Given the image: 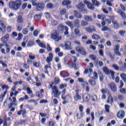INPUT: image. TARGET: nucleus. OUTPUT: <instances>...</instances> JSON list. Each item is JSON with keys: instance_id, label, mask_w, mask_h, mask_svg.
Listing matches in <instances>:
<instances>
[{"instance_id": "42", "label": "nucleus", "mask_w": 126, "mask_h": 126, "mask_svg": "<svg viewBox=\"0 0 126 126\" xmlns=\"http://www.w3.org/2000/svg\"><path fill=\"white\" fill-rule=\"evenodd\" d=\"M105 111L107 113H110V105H105Z\"/></svg>"}, {"instance_id": "3", "label": "nucleus", "mask_w": 126, "mask_h": 126, "mask_svg": "<svg viewBox=\"0 0 126 126\" xmlns=\"http://www.w3.org/2000/svg\"><path fill=\"white\" fill-rule=\"evenodd\" d=\"M51 38L53 40H55L56 42H59V41L62 40V37L59 36V33L57 32H54L51 34Z\"/></svg>"}, {"instance_id": "4", "label": "nucleus", "mask_w": 126, "mask_h": 126, "mask_svg": "<svg viewBox=\"0 0 126 126\" xmlns=\"http://www.w3.org/2000/svg\"><path fill=\"white\" fill-rule=\"evenodd\" d=\"M61 48L64 49L65 50H71V42L70 41H65L64 45L61 44Z\"/></svg>"}, {"instance_id": "2", "label": "nucleus", "mask_w": 126, "mask_h": 126, "mask_svg": "<svg viewBox=\"0 0 126 126\" xmlns=\"http://www.w3.org/2000/svg\"><path fill=\"white\" fill-rule=\"evenodd\" d=\"M85 6H84L83 2H80L78 5H76V7L77 8V9H79V11L82 12V13L84 14L85 13H87V10L84 8Z\"/></svg>"}, {"instance_id": "25", "label": "nucleus", "mask_w": 126, "mask_h": 126, "mask_svg": "<svg viewBox=\"0 0 126 126\" xmlns=\"http://www.w3.org/2000/svg\"><path fill=\"white\" fill-rule=\"evenodd\" d=\"M28 41V37H25V38L24 39L23 42L22 43V46L25 47L26 46V43Z\"/></svg>"}, {"instance_id": "44", "label": "nucleus", "mask_w": 126, "mask_h": 126, "mask_svg": "<svg viewBox=\"0 0 126 126\" xmlns=\"http://www.w3.org/2000/svg\"><path fill=\"white\" fill-rule=\"evenodd\" d=\"M58 30L59 31H63V30H64V27L63 25H60L58 26Z\"/></svg>"}, {"instance_id": "45", "label": "nucleus", "mask_w": 126, "mask_h": 126, "mask_svg": "<svg viewBox=\"0 0 126 126\" xmlns=\"http://www.w3.org/2000/svg\"><path fill=\"white\" fill-rule=\"evenodd\" d=\"M67 86V85H66V84H61L60 85L59 88H60L61 89H64V88H66Z\"/></svg>"}, {"instance_id": "18", "label": "nucleus", "mask_w": 126, "mask_h": 126, "mask_svg": "<svg viewBox=\"0 0 126 126\" xmlns=\"http://www.w3.org/2000/svg\"><path fill=\"white\" fill-rule=\"evenodd\" d=\"M114 102V98L112 96L111 93H108V97L107 99V103H113Z\"/></svg>"}, {"instance_id": "1", "label": "nucleus", "mask_w": 126, "mask_h": 126, "mask_svg": "<svg viewBox=\"0 0 126 126\" xmlns=\"http://www.w3.org/2000/svg\"><path fill=\"white\" fill-rule=\"evenodd\" d=\"M21 0H17L16 1H10L9 3V6L12 10H17L19 9L22 4Z\"/></svg>"}, {"instance_id": "49", "label": "nucleus", "mask_w": 126, "mask_h": 126, "mask_svg": "<svg viewBox=\"0 0 126 126\" xmlns=\"http://www.w3.org/2000/svg\"><path fill=\"white\" fill-rule=\"evenodd\" d=\"M0 64H2L3 67H7V64L3 62V61H0Z\"/></svg>"}, {"instance_id": "60", "label": "nucleus", "mask_w": 126, "mask_h": 126, "mask_svg": "<svg viewBox=\"0 0 126 126\" xmlns=\"http://www.w3.org/2000/svg\"><path fill=\"white\" fill-rule=\"evenodd\" d=\"M39 46L43 49H46V45L42 42L39 43Z\"/></svg>"}, {"instance_id": "6", "label": "nucleus", "mask_w": 126, "mask_h": 126, "mask_svg": "<svg viewBox=\"0 0 126 126\" xmlns=\"http://www.w3.org/2000/svg\"><path fill=\"white\" fill-rule=\"evenodd\" d=\"M76 51L79 54H81V55H86V52H85L84 48L81 46L77 47L76 48Z\"/></svg>"}, {"instance_id": "9", "label": "nucleus", "mask_w": 126, "mask_h": 126, "mask_svg": "<svg viewBox=\"0 0 126 126\" xmlns=\"http://www.w3.org/2000/svg\"><path fill=\"white\" fill-rule=\"evenodd\" d=\"M90 99V95L88 94H84L83 95V101L81 102V103H83L84 102H88Z\"/></svg>"}, {"instance_id": "52", "label": "nucleus", "mask_w": 126, "mask_h": 126, "mask_svg": "<svg viewBox=\"0 0 126 126\" xmlns=\"http://www.w3.org/2000/svg\"><path fill=\"white\" fill-rule=\"evenodd\" d=\"M48 52H52V49L51 48V46L49 44V43L47 44V48H46Z\"/></svg>"}, {"instance_id": "36", "label": "nucleus", "mask_w": 126, "mask_h": 126, "mask_svg": "<svg viewBox=\"0 0 126 126\" xmlns=\"http://www.w3.org/2000/svg\"><path fill=\"white\" fill-rule=\"evenodd\" d=\"M121 78L125 81V82H126V74L125 73H122L120 75Z\"/></svg>"}, {"instance_id": "11", "label": "nucleus", "mask_w": 126, "mask_h": 126, "mask_svg": "<svg viewBox=\"0 0 126 126\" xmlns=\"http://www.w3.org/2000/svg\"><path fill=\"white\" fill-rule=\"evenodd\" d=\"M117 116L118 119H124L125 117V111L123 110L119 111L118 112Z\"/></svg>"}, {"instance_id": "15", "label": "nucleus", "mask_w": 126, "mask_h": 126, "mask_svg": "<svg viewBox=\"0 0 126 126\" xmlns=\"http://www.w3.org/2000/svg\"><path fill=\"white\" fill-rule=\"evenodd\" d=\"M74 17H76V18H78L79 19L82 18V15L78 12V11H74Z\"/></svg>"}, {"instance_id": "33", "label": "nucleus", "mask_w": 126, "mask_h": 126, "mask_svg": "<svg viewBox=\"0 0 126 126\" xmlns=\"http://www.w3.org/2000/svg\"><path fill=\"white\" fill-rule=\"evenodd\" d=\"M88 25V22L87 21H85L84 20H82L81 22V26L84 27V26H87Z\"/></svg>"}, {"instance_id": "59", "label": "nucleus", "mask_w": 126, "mask_h": 126, "mask_svg": "<svg viewBox=\"0 0 126 126\" xmlns=\"http://www.w3.org/2000/svg\"><path fill=\"white\" fill-rule=\"evenodd\" d=\"M36 0H32V5L34 6H37L38 5V4L36 2Z\"/></svg>"}, {"instance_id": "31", "label": "nucleus", "mask_w": 126, "mask_h": 126, "mask_svg": "<svg viewBox=\"0 0 126 126\" xmlns=\"http://www.w3.org/2000/svg\"><path fill=\"white\" fill-rule=\"evenodd\" d=\"M98 19H101V20H104L106 19V17L104 15H97Z\"/></svg>"}, {"instance_id": "16", "label": "nucleus", "mask_w": 126, "mask_h": 126, "mask_svg": "<svg viewBox=\"0 0 126 126\" xmlns=\"http://www.w3.org/2000/svg\"><path fill=\"white\" fill-rule=\"evenodd\" d=\"M84 19H85L87 22H92V21H93L91 16L85 15L84 16Z\"/></svg>"}, {"instance_id": "39", "label": "nucleus", "mask_w": 126, "mask_h": 126, "mask_svg": "<svg viewBox=\"0 0 126 126\" xmlns=\"http://www.w3.org/2000/svg\"><path fill=\"white\" fill-rule=\"evenodd\" d=\"M34 18L35 20H36V21H38V20H40L41 19V15H35Z\"/></svg>"}, {"instance_id": "34", "label": "nucleus", "mask_w": 126, "mask_h": 126, "mask_svg": "<svg viewBox=\"0 0 126 126\" xmlns=\"http://www.w3.org/2000/svg\"><path fill=\"white\" fill-rule=\"evenodd\" d=\"M93 39H94V40H99L100 39V36L97 35V34H94L92 36Z\"/></svg>"}, {"instance_id": "13", "label": "nucleus", "mask_w": 126, "mask_h": 126, "mask_svg": "<svg viewBox=\"0 0 126 126\" xmlns=\"http://www.w3.org/2000/svg\"><path fill=\"white\" fill-rule=\"evenodd\" d=\"M114 53L116 54V55H117V56H121L122 54L120 53V46L119 45H116L115 48L114 49Z\"/></svg>"}, {"instance_id": "61", "label": "nucleus", "mask_w": 126, "mask_h": 126, "mask_svg": "<svg viewBox=\"0 0 126 126\" xmlns=\"http://www.w3.org/2000/svg\"><path fill=\"white\" fill-rule=\"evenodd\" d=\"M120 93L122 94H126V89H121L120 90Z\"/></svg>"}, {"instance_id": "12", "label": "nucleus", "mask_w": 126, "mask_h": 126, "mask_svg": "<svg viewBox=\"0 0 126 126\" xmlns=\"http://www.w3.org/2000/svg\"><path fill=\"white\" fill-rule=\"evenodd\" d=\"M38 6L36 7V11H43L44 8V4L42 3H38Z\"/></svg>"}, {"instance_id": "7", "label": "nucleus", "mask_w": 126, "mask_h": 126, "mask_svg": "<svg viewBox=\"0 0 126 126\" xmlns=\"http://www.w3.org/2000/svg\"><path fill=\"white\" fill-rule=\"evenodd\" d=\"M85 4L87 5V7L89 9H91V10L94 9L95 7H94V5H93L91 2L85 0L84 1Z\"/></svg>"}, {"instance_id": "41", "label": "nucleus", "mask_w": 126, "mask_h": 126, "mask_svg": "<svg viewBox=\"0 0 126 126\" xmlns=\"http://www.w3.org/2000/svg\"><path fill=\"white\" fill-rule=\"evenodd\" d=\"M92 99L93 101H94V102H96V101L98 100V97H97V95H92Z\"/></svg>"}, {"instance_id": "50", "label": "nucleus", "mask_w": 126, "mask_h": 126, "mask_svg": "<svg viewBox=\"0 0 126 126\" xmlns=\"http://www.w3.org/2000/svg\"><path fill=\"white\" fill-rule=\"evenodd\" d=\"M22 28H23V27H22V25L20 24L17 27V30L18 31H21L22 30Z\"/></svg>"}, {"instance_id": "47", "label": "nucleus", "mask_w": 126, "mask_h": 126, "mask_svg": "<svg viewBox=\"0 0 126 126\" xmlns=\"http://www.w3.org/2000/svg\"><path fill=\"white\" fill-rule=\"evenodd\" d=\"M17 21L19 23H22V22H23V19H22V17L19 16L18 17Z\"/></svg>"}, {"instance_id": "57", "label": "nucleus", "mask_w": 126, "mask_h": 126, "mask_svg": "<svg viewBox=\"0 0 126 126\" xmlns=\"http://www.w3.org/2000/svg\"><path fill=\"white\" fill-rule=\"evenodd\" d=\"M56 125V122L54 121H50L49 122V126H55Z\"/></svg>"}, {"instance_id": "30", "label": "nucleus", "mask_w": 126, "mask_h": 126, "mask_svg": "<svg viewBox=\"0 0 126 126\" xmlns=\"http://www.w3.org/2000/svg\"><path fill=\"white\" fill-rule=\"evenodd\" d=\"M103 71L106 74H110V70L106 67L103 68Z\"/></svg>"}, {"instance_id": "55", "label": "nucleus", "mask_w": 126, "mask_h": 126, "mask_svg": "<svg viewBox=\"0 0 126 126\" xmlns=\"http://www.w3.org/2000/svg\"><path fill=\"white\" fill-rule=\"evenodd\" d=\"M64 30L65 31L64 32V34L67 35V34H68V28H67L66 26H65L64 28Z\"/></svg>"}, {"instance_id": "14", "label": "nucleus", "mask_w": 126, "mask_h": 126, "mask_svg": "<svg viewBox=\"0 0 126 126\" xmlns=\"http://www.w3.org/2000/svg\"><path fill=\"white\" fill-rule=\"evenodd\" d=\"M54 58V54L52 53L49 54V56L47 57L46 59V62L49 63H51L53 61V58Z\"/></svg>"}, {"instance_id": "8", "label": "nucleus", "mask_w": 126, "mask_h": 126, "mask_svg": "<svg viewBox=\"0 0 126 126\" xmlns=\"http://www.w3.org/2000/svg\"><path fill=\"white\" fill-rule=\"evenodd\" d=\"M109 86L113 92H117V86L114 83H111Z\"/></svg>"}, {"instance_id": "54", "label": "nucleus", "mask_w": 126, "mask_h": 126, "mask_svg": "<svg viewBox=\"0 0 126 126\" xmlns=\"http://www.w3.org/2000/svg\"><path fill=\"white\" fill-rule=\"evenodd\" d=\"M6 52V53H9L10 51V48H9V45L6 44L5 45Z\"/></svg>"}, {"instance_id": "43", "label": "nucleus", "mask_w": 126, "mask_h": 126, "mask_svg": "<svg viewBox=\"0 0 126 126\" xmlns=\"http://www.w3.org/2000/svg\"><path fill=\"white\" fill-rule=\"evenodd\" d=\"M99 76V80L100 81H103L104 79V76H103V74L101 72L98 73Z\"/></svg>"}, {"instance_id": "64", "label": "nucleus", "mask_w": 126, "mask_h": 126, "mask_svg": "<svg viewBox=\"0 0 126 126\" xmlns=\"http://www.w3.org/2000/svg\"><path fill=\"white\" fill-rule=\"evenodd\" d=\"M55 82L56 84H58L60 83V79L59 78L56 77L55 78Z\"/></svg>"}, {"instance_id": "58", "label": "nucleus", "mask_w": 126, "mask_h": 126, "mask_svg": "<svg viewBox=\"0 0 126 126\" xmlns=\"http://www.w3.org/2000/svg\"><path fill=\"white\" fill-rule=\"evenodd\" d=\"M70 68H71L74 66H76V63L74 62H71L70 65L69 66Z\"/></svg>"}, {"instance_id": "56", "label": "nucleus", "mask_w": 126, "mask_h": 126, "mask_svg": "<svg viewBox=\"0 0 126 126\" xmlns=\"http://www.w3.org/2000/svg\"><path fill=\"white\" fill-rule=\"evenodd\" d=\"M89 58L91 59L92 61H95L96 60V57L94 55H90Z\"/></svg>"}, {"instance_id": "38", "label": "nucleus", "mask_w": 126, "mask_h": 126, "mask_svg": "<svg viewBox=\"0 0 126 126\" xmlns=\"http://www.w3.org/2000/svg\"><path fill=\"white\" fill-rule=\"evenodd\" d=\"M112 67L114 68V69H115L116 70H120V69L121 68V67H119V66H118V65L116 64H113Z\"/></svg>"}, {"instance_id": "37", "label": "nucleus", "mask_w": 126, "mask_h": 126, "mask_svg": "<svg viewBox=\"0 0 126 126\" xmlns=\"http://www.w3.org/2000/svg\"><path fill=\"white\" fill-rule=\"evenodd\" d=\"M112 23L114 24L115 28H118L119 27V23L116 21L113 20Z\"/></svg>"}, {"instance_id": "62", "label": "nucleus", "mask_w": 126, "mask_h": 126, "mask_svg": "<svg viewBox=\"0 0 126 126\" xmlns=\"http://www.w3.org/2000/svg\"><path fill=\"white\" fill-rule=\"evenodd\" d=\"M46 6L48 8H53V4L51 3H48Z\"/></svg>"}, {"instance_id": "27", "label": "nucleus", "mask_w": 126, "mask_h": 126, "mask_svg": "<svg viewBox=\"0 0 126 126\" xmlns=\"http://www.w3.org/2000/svg\"><path fill=\"white\" fill-rule=\"evenodd\" d=\"M120 70L122 71H124V72H126V63H124L123 66L122 67H120Z\"/></svg>"}, {"instance_id": "24", "label": "nucleus", "mask_w": 126, "mask_h": 126, "mask_svg": "<svg viewBox=\"0 0 126 126\" xmlns=\"http://www.w3.org/2000/svg\"><path fill=\"white\" fill-rule=\"evenodd\" d=\"M92 3L95 6H99V5H100V3L99 2V1L96 0H92Z\"/></svg>"}, {"instance_id": "63", "label": "nucleus", "mask_w": 126, "mask_h": 126, "mask_svg": "<svg viewBox=\"0 0 126 126\" xmlns=\"http://www.w3.org/2000/svg\"><path fill=\"white\" fill-rule=\"evenodd\" d=\"M45 16L46 18H47L48 19H49V18H50V17H51V15L50 14V13L46 12L45 14Z\"/></svg>"}, {"instance_id": "23", "label": "nucleus", "mask_w": 126, "mask_h": 126, "mask_svg": "<svg viewBox=\"0 0 126 126\" xmlns=\"http://www.w3.org/2000/svg\"><path fill=\"white\" fill-rule=\"evenodd\" d=\"M106 55L107 56H108V57H109V58H110L111 61H114V56L112 55V53H111V52L107 51Z\"/></svg>"}, {"instance_id": "35", "label": "nucleus", "mask_w": 126, "mask_h": 126, "mask_svg": "<svg viewBox=\"0 0 126 126\" xmlns=\"http://www.w3.org/2000/svg\"><path fill=\"white\" fill-rule=\"evenodd\" d=\"M101 31H111V29L108 28V27H103L101 29Z\"/></svg>"}, {"instance_id": "28", "label": "nucleus", "mask_w": 126, "mask_h": 126, "mask_svg": "<svg viewBox=\"0 0 126 126\" xmlns=\"http://www.w3.org/2000/svg\"><path fill=\"white\" fill-rule=\"evenodd\" d=\"M89 82L92 86H95L96 85V82L92 79L89 80Z\"/></svg>"}, {"instance_id": "29", "label": "nucleus", "mask_w": 126, "mask_h": 126, "mask_svg": "<svg viewBox=\"0 0 126 126\" xmlns=\"http://www.w3.org/2000/svg\"><path fill=\"white\" fill-rule=\"evenodd\" d=\"M66 25L70 27L71 29H73V24L71 22L68 21L66 22Z\"/></svg>"}, {"instance_id": "32", "label": "nucleus", "mask_w": 126, "mask_h": 126, "mask_svg": "<svg viewBox=\"0 0 126 126\" xmlns=\"http://www.w3.org/2000/svg\"><path fill=\"white\" fill-rule=\"evenodd\" d=\"M79 20L78 19H76L75 20V26L76 27H77V28H80V25H79Z\"/></svg>"}, {"instance_id": "40", "label": "nucleus", "mask_w": 126, "mask_h": 126, "mask_svg": "<svg viewBox=\"0 0 126 126\" xmlns=\"http://www.w3.org/2000/svg\"><path fill=\"white\" fill-rule=\"evenodd\" d=\"M26 91L27 92V94L29 95H30V94H32V93H33V92H32V90H31V89L29 87H28L26 89Z\"/></svg>"}, {"instance_id": "20", "label": "nucleus", "mask_w": 126, "mask_h": 126, "mask_svg": "<svg viewBox=\"0 0 126 126\" xmlns=\"http://www.w3.org/2000/svg\"><path fill=\"white\" fill-rule=\"evenodd\" d=\"M9 38V35L7 34L1 38V40L2 42H4V43H5L6 41L8 40Z\"/></svg>"}, {"instance_id": "17", "label": "nucleus", "mask_w": 126, "mask_h": 126, "mask_svg": "<svg viewBox=\"0 0 126 126\" xmlns=\"http://www.w3.org/2000/svg\"><path fill=\"white\" fill-rule=\"evenodd\" d=\"M73 98L75 101H80V100H81V95H79V94L77 93L73 95Z\"/></svg>"}, {"instance_id": "26", "label": "nucleus", "mask_w": 126, "mask_h": 126, "mask_svg": "<svg viewBox=\"0 0 126 126\" xmlns=\"http://www.w3.org/2000/svg\"><path fill=\"white\" fill-rule=\"evenodd\" d=\"M83 88L86 89V91L87 92H89V87H88V84L87 83H85L84 85L83 86Z\"/></svg>"}, {"instance_id": "46", "label": "nucleus", "mask_w": 126, "mask_h": 126, "mask_svg": "<svg viewBox=\"0 0 126 126\" xmlns=\"http://www.w3.org/2000/svg\"><path fill=\"white\" fill-rule=\"evenodd\" d=\"M34 45V42L33 41H30L28 42L27 46L28 47H32Z\"/></svg>"}, {"instance_id": "19", "label": "nucleus", "mask_w": 126, "mask_h": 126, "mask_svg": "<svg viewBox=\"0 0 126 126\" xmlns=\"http://www.w3.org/2000/svg\"><path fill=\"white\" fill-rule=\"evenodd\" d=\"M70 3H71V1L69 0H65L63 2V5H66L67 7H68V5H70Z\"/></svg>"}, {"instance_id": "48", "label": "nucleus", "mask_w": 126, "mask_h": 126, "mask_svg": "<svg viewBox=\"0 0 126 126\" xmlns=\"http://www.w3.org/2000/svg\"><path fill=\"white\" fill-rule=\"evenodd\" d=\"M22 33L24 35H27L28 34V29L25 28L22 30Z\"/></svg>"}, {"instance_id": "53", "label": "nucleus", "mask_w": 126, "mask_h": 126, "mask_svg": "<svg viewBox=\"0 0 126 126\" xmlns=\"http://www.w3.org/2000/svg\"><path fill=\"white\" fill-rule=\"evenodd\" d=\"M26 122L27 121L25 120H21L20 123L16 122L15 125H23V124H25Z\"/></svg>"}, {"instance_id": "21", "label": "nucleus", "mask_w": 126, "mask_h": 126, "mask_svg": "<svg viewBox=\"0 0 126 126\" xmlns=\"http://www.w3.org/2000/svg\"><path fill=\"white\" fill-rule=\"evenodd\" d=\"M60 75L64 78L68 76V73L65 71H63L61 72Z\"/></svg>"}, {"instance_id": "5", "label": "nucleus", "mask_w": 126, "mask_h": 126, "mask_svg": "<svg viewBox=\"0 0 126 126\" xmlns=\"http://www.w3.org/2000/svg\"><path fill=\"white\" fill-rule=\"evenodd\" d=\"M51 90L52 91V93H54V97L56 98H58V97L61 95L60 92H59V90H58V88H57L56 86H53V87L52 88Z\"/></svg>"}, {"instance_id": "51", "label": "nucleus", "mask_w": 126, "mask_h": 126, "mask_svg": "<svg viewBox=\"0 0 126 126\" xmlns=\"http://www.w3.org/2000/svg\"><path fill=\"white\" fill-rule=\"evenodd\" d=\"M51 24L53 25V26H56V25H58V22L55 20H53L51 22Z\"/></svg>"}, {"instance_id": "10", "label": "nucleus", "mask_w": 126, "mask_h": 126, "mask_svg": "<svg viewBox=\"0 0 126 126\" xmlns=\"http://www.w3.org/2000/svg\"><path fill=\"white\" fill-rule=\"evenodd\" d=\"M85 31L89 33H92V32H96V29L94 27H87L85 28Z\"/></svg>"}, {"instance_id": "22", "label": "nucleus", "mask_w": 126, "mask_h": 126, "mask_svg": "<svg viewBox=\"0 0 126 126\" xmlns=\"http://www.w3.org/2000/svg\"><path fill=\"white\" fill-rule=\"evenodd\" d=\"M117 12L119 14H120V16H121L122 18H126V14H125V13L121 9L119 10Z\"/></svg>"}]
</instances>
